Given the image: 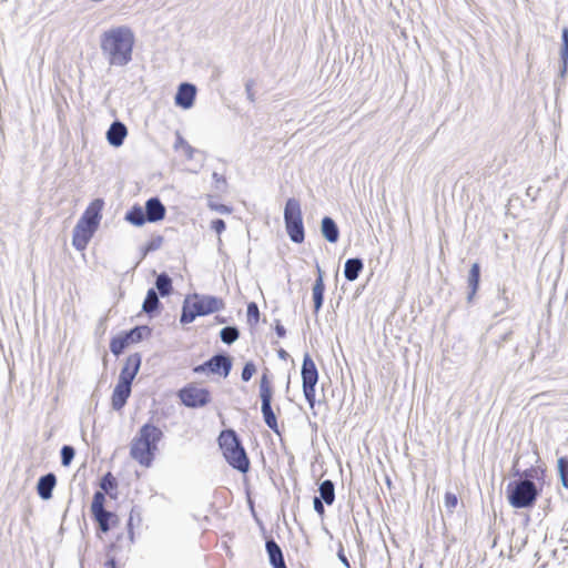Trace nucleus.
<instances>
[{
  "instance_id": "4",
  "label": "nucleus",
  "mask_w": 568,
  "mask_h": 568,
  "mask_svg": "<svg viewBox=\"0 0 568 568\" xmlns=\"http://www.w3.org/2000/svg\"><path fill=\"white\" fill-rule=\"evenodd\" d=\"M224 301L210 295L192 294L186 296L183 303L181 323H192L197 316H205L223 310Z\"/></svg>"
},
{
  "instance_id": "34",
  "label": "nucleus",
  "mask_w": 568,
  "mask_h": 568,
  "mask_svg": "<svg viewBox=\"0 0 568 568\" xmlns=\"http://www.w3.org/2000/svg\"><path fill=\"white\" fill-rule=\"evenodd\" d=\"M247 321L252 325H256L260 321V311L256 303L251 302L247 305Z\"/></svg>"
},
{
  "instance_id": "44",
  "label": "nucleus",
  "mask_w": 568,
  "mask_h": 568,
  "mask_svg": "<svg viewBox=\"0 0 568 568\" xmlns=\"http://www.w3.org/2000/svg\"><path fill=\"white\" fill-rule=\"evenodd\" d=\"M341 558H342V561L348 567L349 564H348L347 559L344 556H342Z\"/></svg>"
},
{
  "instance_id": "14",
  "label": "nucleus",
  "mask_w": 568,
  "mask_h": 568,
  "mask_svg": "<svg viewBox=\"0 0 568 568\" xmlns=\"http://www.w3.org/2000/svg\"><path fill=\"white\" fill-rule=\"evenodd\" d=\"M141 366V356L138 353L131 354L126 357L124 365L121 369L119 381L132 385Z\"/></svg>"
},
{
  "instance_id": "12",
  "label": "nucleus",
  "mask_w": 568,
  "mask_h": 568,
  "mask_svg": "<svg viewBox=\"0 0 568 568\" xmlns=\"http://www.w3.org/2000/svg\"><path fill=\"white\" fill-rule=\"evenodd\" d=\"M145 331H148L146 326H136L129 332L118 334L110 341V351L119 356L131 344L141 342Z\"/></svg>"
},
{
  "instance_id": "32",
  "label": "nucleus",
  "mask_w": 568,
  "mask_h": 568,
  "mask_svg": "<svg viewBox=\"0 0 568 568\" xmlns=\"http://www.w3.org/2000/svg\"><path fill=\"white\" fill-rule=\"evenodd\" d=\"M239 337V331L235 327H224L221 331V338L224 343L231 344Z\"/></svg>"
},
{
  "instance_id": "36",
  "label": "nucleus",
  "mask_w": 568,
  "mask_h": 568,
  "mask_svg": "<svg viewBox=\"0 0 568 568\" xmlns=\"http://www.w3.org/2000/svg\"><path fill=\"white\" fill-rule=\"evenodd\" d=\"M256 373V366L253 362H247L244 367H243V371H242V381L244 382H248L253 375Z\"/></svg>"
},
{
  "instance_id": "1",
  "label": "nucleus",
  "mask_w": 568,
  "mask_h": 568,
  "mask_svg": "<svg viewBox=\"0 0 568 568\" xmlns=\"http://www.w3.org/2000/svg\"><path fill=\"white\" fill-rule=\"evenodd\" d=\"M135 38L129 27H115L104 31L100 38L103 54L111 65H125L132 59Z\"/></svg>"
},
{
  "instance_id": "9",
  "label": "nucleus",
  "mask_w": 568,
  "mask_h": 568,
  "mask_svg": "<svg viewBox=\"0 0 568 568\" xmlns=\"http://www.w3.org/2000/svg\"><path fill=\"white\" fill-rule=\"evenodd\" d=\"M538 497V489L536 485L529 480L524 479L515 484L508 489L509 504L515 508L531 507Z\"/></svg>"
},
{
  "instance_id": "23",
  "label": "nucleus",
  "mask_w": 568,
  "mask_h": 568,
  "mask_svg": "<svg viewBox=\"0 0 568 568\" xmlns=\"http://www.w3.org/2000/svg\"><path fill=\"white\" fill-rule=\"evenodd\" d=\"M364 265L359 258H349L345 262L344 275L347 281H355L362 272Z\"/></svg>"
},
{
  "instance_id": "33",
  "label": "nucleus",
  "mask_w": 568,
  "mask_h": 568,
  "mask_svg": "<svg viewBox=\"0 0 568 568\" xmlns=\"http://www.w3.org/2000/svg\"><path fill=\"white\" fill-rule=\"evenodd\" d=\"M558 470L564 487L568 488V459L561 457L558 459Z\"/></svg>"
},
{
  "instance_id": "15",
  "label": "nucleus",
  "mask_w": 568,
  "mask_h": 568,
  "mask_svg": "<svg viewBox=\"0 0 568 568\" xmlns=\"http://www.w3.org/2000/svg\"><path fill=\"white\" fill-rule=\"evenodd\" d=\"M195 94L196 90L194 85L190 83H182L175 95V103L183 109H189L193 105Z\"/></svg>"
},
{
  "instance_id": "2",
  "label": "nucleus",
  "mask_w": 568,
  "mask_h": 568,
  "mask_svg": "<svg viewBox=\"0 0 568 568\" xmlns=\"http://www.w3.org/2000/svg\"><path fill=\"white\" fill-rule=\"evenodd\" d=\"M105 497L103 493L95 491L92 497V503L90 506V513L93 518V520L97 523V536L99 538H103L109 536L110 534H120L118 531L121 519L118 514L106 510L105 509ZM134 514L133 511L130 513V516L126 521L125 530L126 535L125 538L129 540L130 544L134 542ZM124 535L123 532H121ZM124 538V536H123Z\"/></svg>"
},
{
  "instance_id": "38",
  "label": "nucleus",
  "mask_w": 568,
  "mask_h": 568,
  "mask_svg": "<svg viewBox=\"0 0 568 568\" xmlns=\"http://www.w3.org/2000/svg\"><path fill=\"white\" fill-rule=\"evenodd\" d=\"M209 207L211 210L220 212V213H226V214L231 213V209L224 204H216V203L210 202Z\"/></svg>"
},
{
  "instance_id": "41",
  "label": "nucleus",
  "mask_w": 568,
  "mask_h": 568,
  "mask_svg": "<svg viewBox=\"0 0 568 568\" xmlns=\"http://www.w3.org/2000/svg\"><path fill=\"white\" fill-rule=\"evenodd\" d=\"M561 57L565 60L568 58V43H562Z\"/></svg>"
},
{
  "instance_id": "18",
  "label": "nucleus",
  "mask_w": 568,
  "mask_h": 568,
  "mask_svg": "<svg viewBox=\"0 0 568 568\" xmlns=\"http://www.w3.org/2000/svg\"><path fill=\"white\" fill-rule=\"evenodd\" d=\"M128 134L126 126L121 122H113L108 130L106 139L113 146H120Z\"/></svg>"
},
{
  "instance_id": "35",
  "label": "nucleus",
  "mask_w": 568,
  "mask_h": 568,
  "mask_svg": "<svg viewBox=\"0 0 568 568\" xmlns=\"http://www.w3.org/2000/svg\"><path fill=\"white\" fill-rule=\"evenodd\" d=\"M74 457V449L71 446H63L61 449V463L63 466H69Z\"/></svg>"
},
{
  "instance_id": "7",
  "label": "nucleus",
  "mask_w": 568,
  "mask_h": 568,
  "mask_svg": "<svg viewBox=\"0 0 568 568\" xmlns=\"http://www.w3.org/2000/svg\"><path fill=\"white\" fill-rule=\"evenodd\" d=\"M285 229L294 243H302L305 239L303 216L300 201L291 197L284 209Z\"/></svg>"
},
{
  "instance_id": "16",
  "label": "nucleus",
  "mask_w": 568,
  "mask_h": 568,
  "mask_svg": "<svg viewBox=\"0 0 568 568\" xmlns=\"http://www.w3.org/2000/svg\"><path fill=\"white\" fill-rule=\"evenodd\" d=\"M130 394H131V384L123 383V382L119 381L113 389V393H112V397H111L112 407L115 410H120L125 405L128 398L130 397Z\"/></svg>"
},
{
  "instance_id": "11",
  "label": "nucleus",
  "mask_w": 568,
  "mask_h": 568,
  "mask_svg": "<svg viewBox=\"0 0 568 568\" xmlns=\"http://www.w3.org/2000/svg\"><path fill=\"white\" fill-rule=\"evenodd\" d=\"M178 396L182 404L192 408L203 407L211 402L210 390L196 383H190L182 387Z\"/></svg>"
},
{
  "instance_id": "43",
  "label": "nucleus",
  "mask_w": 568,
  "mask_h": 568,
  "mask_svg": "<svg viewBox=\"0 0 568 568\" xmlns=\"http://www.w3.org/2000/svg\"><path fill=\"white\" fill-rule=\"evenodd\" d=\"M276 332H277L280 337H283L285 335V329L282 326H277L276 327Z\"/></svg>"
},
{
  "instance_id": "10",
  "label": "nucleus",
  "mask_w": 568,
  "mask_h": 568,
  "mask_svg": "<svg viewBox=\"0 0 568 568\" xmlns=\"http://www.w3.org/2000/svg\"><path fill=\"white\" fill-rule=\"evenodd\" d=\"M303 394L310 408L313 409L316 403V384L318 382V371L310 355H305L302 364Z\"/></svg>"
},
{
  "instance_id": "22",
  "label": "nucleus",
  "mask_w": 568,
  "mask_h": 568,
  "mask_svg": "<svg viewBox=\"0 0 568 568\" xmlns=\"http://www.w3.org/2000/svg\"><path fill=\"white\" fill-rule=\"evenodd\" d=\"M322 234L328 242H337L339 232L333 219L325 216L322 220Z\"/></svg>"
},
{
  "instance_id": "28",
  "label": "nucleus",
  "mask_w": 568,
  "mask_h": 568,
  "mask_svg": "<svg viewBox=\"0 0 568 568\" xmlns=\"http://www.w3.org/2000/svg\"><path fill=\"white\" fill-rule=\"evenodd\" d=\"M321 498L327 504L332 505L335 499L334 485L331 480H324L320 486Z\"/></svg>"
},
{
  "instance_id": "19",
  "label": "nucleus",
  "mask_w": 568,
  "mask_h": 568,
  "mask_svg": "<svg viewBox=\"0 0 568 568\" xmlns=\"http://www.w3.org/2000/svg\"><path fill=\"white\" fill-rule=\"evenodd\" d=\"M265 547L270 562L274 568H287L284 561L283 552L280 546L273 539L267 540Z\"/></svg>"
},
{
  "instance_id": "42",
  "label": "nucleus",
  "mask_w": 568,
  "mask_h": 568,
  "mask_svg": "<svg viewBox=\"0 0 568 568\" xmlns=\"http://www.w3.org/2000/svg\"><path fill=\"white\" fill-rule=\"evenodd\" d=\"M562 43H568V29L562 30Z\"/></svg>"
},
{
  "instance_id": "27",
  "label": "nucleus",
  "mask_w": 568,
  "mask_h": 568,
  "mask_svg": "<svg viewBox=\"0 0 568 568\" xmlns=\"http://www.w3.org/2000/svg\"><path fill=\"white\" fill-rule=\"evenodd\" d=\"M125 220L135 226H141L145 222H148L146 215L140 205L132 206L128 211V213L125 215Z\"/></svg>"
},
{
  "instance_id": "29",
  "label": "nucleus",
  "mask_w": 568,
  "mask_h": 568,
  "mask_svg": "<svg viewBox=\"0 0 568 568\" xmlns=\"http://www.w3.org/2000/svg\"><path fill=\"white\" fill-rule=\"evenodd\" d=\"M159 306V297L153 288L149 290L146 293V297L143 302V311L145 313L154 312Z\"/></svg>"
},
{
  "instance_id": "30",
  "label": "nucleus",
  "mask_w": 568,
  "mask_h": 568,
  "mask_svg": "<svg viewBox=\"0 0 568 568\" xmlns=\"http://www.w3.org/2000/svg\"><path fill=\"white\" fill-rule=\"evenodd\" d=\"M156 288L162 296L169 295L172 290V281L166 274H160L156 277Z\"/></svg>"
},
{
  "instance_id": "8",
  "label": "nucleus",
  "mask_w": 568,
  "mask_h": 568,
  "mask_svg": "<svg viewBox=\"0 0 568 568\" xmlns=\"http://www.w3.org/2000/svg\"><path fill=\"white\" fill-rule=\"evenodd\" d=\"M260 397L262 402V414L265 424L276 434H280L276 416L272 409L273 383L268 369L266 368L260 379Z\"/></svg>"
},
{
  "instance_id": "5",
  "label": "nucleus",
  "mask_w": 568,
  "mask_h": 568,
  "mask_svg": "<svg viewBox=\"0 0 568 568\" xmlns=\"http://www.w3.org/2000/svg\"><path fill=\"white\" fill-rule=\"evenodd\" d=\"M101 207L102 202L100 200L92 202L77 223L72 237V244L77 250L82 251L88 246L99 226Z\"/></svg>"
},
{
  "instance_id": "39",
  "label": "nucleus",
  "mask_w": 568,
  "mask_h": 568,
  "mask_svg": "<svg viewBox=\"0 0 568 568\" xmlns=\"http://www.w3.org/2000/svg\"><path fill=\"white\" fill-rule=\"evenodd\" d=\"M211 229L214 230L217 234H221L225 230V223L221 219H216L212 221Z\"/></svg>"
},
{
  "instance_id": "24",
  "label": "nucleus",
  "mask_w": 568,
  "mask_h": 568,
  "mask_svg": "<svg viewBox=\"0 0 568 568\" xmlns=\"http://www.w3.org/2000/svg\"><path fill=\"white\" fill-rule=\"evenodd\" d=\"M100 487V493L108 494L111 498H116V493L114 491L118 489V480L112 473L108 471L101 478Z\"/></svg>"
},
{
  "instance_id": "40",
  "label": "nucleus",
  "mask_w": 568,
  "mask_h": 568,
  "mask_svg": "<svg viewBox=\"0 0 568 568\" xmlns=\"http://www.w3.org/2000/svg\"><path fill=\"white\" fill-rule=\"evenodd\" d=\"M314 508L320 515H323L325 511L321 499L317 497L314 499Z\"/></svg>"
},
{
  "instance_id": "25",
  "label": "nucleus",
  "mask_w": 568,
  "mask_h": 568,
  "mask_svg": "<svg viewBox=\"0 0 568 568\" xmlns=\"http://www.w3.org/2000/svg\"><path fill=\"white\" fill-rule=\"evenodd\" d=\"M121 540H123V535L122 534H118L116 538H114V540H112L106 546V557H108V559L104 562V568H116V560H115V557H114V552L120 548Z\"/></svg>"
},
{
  "instance_id": "20",
  "label": "nucleus",
  "mask_w": 568,
  "mask_h": 568,
  "mask_svg": "<svg viewBox=\"0 0 568 568\" xmlns=\"http://www.w3.org/2000/svg\"><path fill=\"white\" fill-rule=\"evenodd\" d=\"M57 484V478L53 474L42 476L38 481V494L43 499H49L52 496V490Z\"/></svg>"
},
{
  "instance_id": "6",
  "label": "nucleus",
  "mask_w": 568,
  "mask_h": 568,
  "mask_svg": "<svg viewBox=\"0 0 568 568\" xmlns=\"http://www.w3.org/2000/svg\"><path fill=\"white\" fill-rule=\"evenodd\" d=\"M219 445L227 463L241 473L250 469V459L233 429L222 430Z\"/></svg>"
},
{
  "instance_id": "31",
  "label": "nucleus",
  "mask_w": 568,
  "mask_h": 568,
  "mask_svg": "<svg viewBox=\"0 0 568 568\" xmlns=\"http://www.w3.org/2000/svg\"><path fill=\"white\" fill-rule=\"evenodd\" d=\"M524 476L526 479L532 478L537 480H542L546 476V468L542 466H531L530 468L524 471Z\"/></svg>"
},
{
  "instance_id": "17",
  "label": "nucleus",
  "mask_w": 568,
  "mask_h": 568,
  "mask_svg": "<svg viewBox=\"0 0 568 568\" xmlns=\"http://www.w3.org/2000/svg\"><path fill=\"white\" fill-rule=\"evenodd\" d=\"M166 213L165 206L158 197H151L145 203V215L148 222H158L164 219Z\"/></svg>"
},
{
  "instance_id": "26",
  "label": "nucleus",
  "mask_w": 568,
  "mask_h": 568,
  "mask_svg": "<svg viewBox=\"0 0 568 568\" xmlns=\"http://www.w3.org/2000/svg\"><path fill=\"white\" fill-rule=\"evenodd\" d=\"M480 281V266L478 263H474L468 274V286L470 288L469 300H471L478 291Z\"/></svg>"
},
{
  "instance_id": "37",
  "label": "nucleus",
  "mask_w": 568,
  "mask_h": 568,
  "mask_svg": "<svg viewBox=\"0 0 568 568\" xmlns=\"http://www.w3.org/2000/svg\"><path fill=\"white\" fill-rule=\"evenodd\" d=\"M445 507L453 513L458 505V498L455 494L447 491L444 497Z\"/></svg>"
},
{
  "instance_id": "3",
  "label": "nucleus",
  "mask_w": 568,
  "mask_h": 568,
  "mask_svg": "<svg viewBox=\"0 0 568 568\" xmlns=\"http://www.w3.org/2000/svg\"><path fill=\"white\" fill-rule=\"evenodd\" d=\"M161 437L162 432L160 428L152 424L143 425L138 435L132 439L130 447L131 457L141 466L150 467Z\"/></svg>"
},
{
  "instance_id": "13",
  "label": "nucleus",
  "mask_w": 568,
  "mask_h": 568,
  "mask_svg": "<svg viewBox=\"0 0 568 568\" xmlns=\"http://www.w3.org/2000/svg\"><path fill=\"white\" fill-rule=\"evenodd\" d=\"M232 368V362L230 357L224 355H215L202 365L194 367V373H203L206 369L214 374H220L226 377Z\"/></svg>"
},
{
  "instance_id": "21",
  "label": "nucleus",
  "mask_w": 568,
  "mask_h": 568,
  "mask_svg": "<svg viewBox=\"0 0 568 568\" xmlns=\"http://www.w3.org/2000/svg\"><path fill=\"white\" fill-rule=\"evenodd\" d=\"M317 278L313 285V300H314V311L317 313L323 304L325 284L323 280V273L321 268L317 270Z\"/></svg>"
}]
</instances>
